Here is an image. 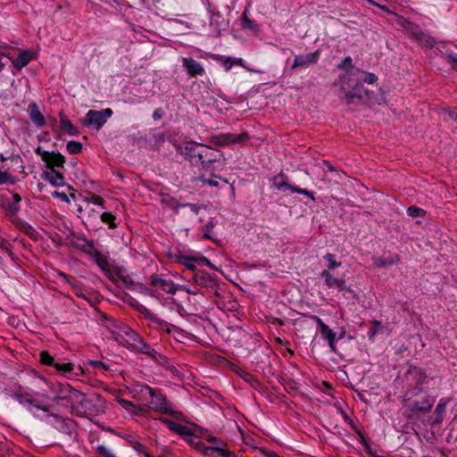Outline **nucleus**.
I'll return each instance as SVG.
<instances>
[{
    "label": "nucleus",
    "mask_w": 457,
    "mask_h": 457,
    "mask_svg": "<svg viewBox=\"0 0 457 457\" xmlns=\"http://www.w3.org/2000/svg\"><path fill=\"white\" fill-rule=\"evenodd\" d=\"M398 23L402 27H403L405 29L418 27L416 24H413L412 22H411L410 21L404 19L403 17H400L399 18Z\"/></svg>",
    "instance_id": "8fccbe9b"
},
{
    "label": "nucleus",
    "mask_w": 457,
    "mask_h": 457,
    "mask_svg": "<svg viewBox=\"0 0 457 457\" xmlns=\"http://www.w3.org/2000/svg\"><path fill=\"white\" fill-rule=\"evenodd\" d=\"M197 263L204 264L208 267L212 268V263L211 262V261L204 256H197Z\"/></svg>",
    "instance_id": "864d4df0"
},
{
    "label": "nucleus",
    "mask_w": 457,
    "mask_h": 457,
    "mask_svg": "<svg viewBox=\"0 0 457 457\" xmlns=\"http://www.w3.org/2000/svg\"><path fill=\"white\" fill-rule=\"evenodd\" d=\"M112 114V111L110 108L102 111L90 110L86 115L83 124L99 130Z\"/></svg>",
    "instance_id": "39448f33"
},
{
    "label": "nucleus",
    "mask_w": 457,
    "mask_h": 457,
    "mask_svg": "<svg viewBox=\"0 0 457 457\" xmlns=\"http://www.w3.org/2000/svg\"><path fill=\"white\" fill-rule=\"evenodd\" d=\"M320 58V52L315 51L313 53H309L307 54H299L296 55L294 59V62L291 66L292 70L296 68L307 67L310 64H314L318 62Z\"/></svg>",
    "instance_id": "4468645a"
},
{
    "label": "nucleus",
    "mask_w": 457,
    "mask_h": 457,
    "mask_svg": "<svg viewBox=\"0 0 457 457\" xmlns=\"http://www.w3.org/2000/svg\"><path fill=\"white\" fill-rule=\"evenodd\" d=\"M12 201L9 204V209L12 213H17L20 211L21 197L17 193L12 194Z\"/></svg>",
    "instance_id": "c9c22d12"
},
{
    "label": "nucleus",
    "mask_w": 457,
    "mask_h": 457,
    "mask_svg": "<svg viewBox=\"0 0 457 457\" xmlns=\"http://www.w3.org/2000/svg\"><path fill=\"white\" fill-rule=\"evenodd\" d=\"M73 394L81 397L79 401L81 410H77L78 415L85 417L99 416L105 411L104 402L100 395H96L95 399H88L77 391H74Z\"/></svg>",
    "instance_id": "20e7f679"
},
{
    "label": "nucleus",
    "mask_w": 457,
    "mask_h": 457,
    "mask_svg": "<svg viewBox=\"0 0 457 457\" xmlns=\"http://www.w3.org/2000/svg\"><path fill=\"white\" fill-rule=\"evenodd\" d=\"M43 178L54 187H62L65 183L63 175L54 169L45 171Z\"/></svg>",
    "instance_id": "6ab92c4d"
},
{
    "label": "nucleus",
    "mask_w": 457,
    "mask_h": 457,
    "mask_svg": "<svg viewBox=\"0 0 457 457\" xmlns=\"http://www.w3.org/2000/svg\"><path fill=\"white\" fill-rule=\"evenodd\" d=\"M184 419H186V417ZM158 420H160L161 422L165 424L167 426V428L171 432H173L175 434H178L179 436H189L191 443L192 444H195V440L197 439V438L194 437L192 430L188 427H187V426H185V425H183L181 423L185 420H178L173 419V418H172V420H170V419H168V418H165V417H161V418L158 419Z\"/></svg>",
    "instance_id": "0eeeda50"
},
{
    "label": "nucleus",
    "mask_w": 457,
    "mask_h": 457,
    "mask_svg": "<svg viewBox=\"0 0 457 457\" xmlns=\"http://www.w3.org/2000/svg\"><path fill=\"white\" fill-rule=\"evenodd\" d=\"M272 187L278 190H290L291 192L292 188H295V186L287 183V177L283 173H279L273 178Z\"/></svg>",
    "instance_id": "a878e982"
},
{
    "label": "nucleus",
    "mask_w": 457,
    "mask_h": 457,
    "mask_svg": "<svg viewBox=\"0 0 457 457\" xmlns=\"http://www.w3.org/2000/svg\"><path fill=\"white\" fill-rule=\"evenodd\" d=\"M359 74L363 75L362 81L367 84H374L378 80L377 75L371 72H364L357 70L355 72L347 73L343 75L341 79V89L344 91H346L347 88L351 87L349 83L352 81V77L356 76L357 79H359ZM360 83H356L355 86L353 87L352 91L345 92V99L347 104L353 103V100L354 97L361 98L360 95Z\"/></svg>",
    "instance_id": "7ed1b4c3"
},
{
    "label": "nucleus",
    "mask_w": 457,
    "mask_h": 457,
    "mask_svg": "<svg viewBox=\"0 0 457 457\" xmlns=\"http://www.w3.org/2000/svg\"><path fill=\"white\" fill-rule=\"evenodd\" d=\"M225 445L226 444L224 442H220L219 445L214 446L198 445L197 443H195V447L205 457H238L234 453L224 449Z\"/></svg>",
    "instance_id": "6e6552de"
},
{
    "label": "nucleus",
    "mask_w": 457,
    "mask_h": 457,
    "mask_svg": "<svg viewBox=\"0 0 457 457\" xmlns=\"http://www.w3.org/2000/svg\"><path fill=\"white\" fill-rule=\"evenodd\" d=\"M40 361L44 365L47 366H55L56 362L54 361V358L50 355L47 351H42L40 353Z\"/></svg>",
    "instance_id": "72a5a7b5"
},
{
    "label": "nucleus",
    "mask_w": 457,
    "mask_h": 457,
    "mask_svg": "<svg viewBox=\"0 0 457 457\" xmlns=\"http://www.w3.org/2000/svg\"><path fill=\"white\" fill-rule=\"evenodd\" d=\"M89 364L92 367H94V368H99V369H103V370H107L106 365L104 362L100 361H90Z\"/></svg>",
    "instance_id": "6e6d98bb"
},
{
    "label": "nucleus",
    "mask_w": 457,
    "mask_h": 457,
    "mask_svg": "<svg viewBox=\"0 0 457 457\" xmlns=\"http://www.w3.org/2000/svg\"><path fill=\"white\" fill-rule=\"evenodd\" d=\"M162 329L166 330L167 333L170 334L174 339L178 342L183 343L184 340L189 338V334L180 329L179 328L165 323L162 325Z\"/></svg>",
    "instance_id": "5701e85b"
},
{
    "label": "nucleus",
    "mask_w": 457,
    "mask_h": 457,
    "mask_svg": "<svg viewBox=\"0 0 457 457\" xmlns=\"http://www.w3.org/2000/svg\"><path fill=\"white\" fill-rule=\"evenodd\" d=\"M424 212L422 209L416 206H411L407 209L408 215L413 218L421 217L424 215Z\"/></svg>",
    "instance_id": "a18cd8bd"
},
{
    "label": "nucleus",
    "mask_w": 457,
    "mask_h": 457,
    "mask_svg": "<svg viewBox=\"0 0 457 457\" xmlns=\"http://www.w3.org/2000/svg\"><path fill=\"white\" fill-rule=\"evenodd\" d=\"M266 457H280L273 451H263Z\"/></svg>",
    "instance_id": "052dcab7"
},
{
    "label": "nucleus",
    "mask_w": 457,
    "mask_h": 457,
    "mask_svg": "<svg viewBox=\"0 0 457 457\" xmlns=\"http://www.w3.org/2000/svg\"><path fill=\"white\" fill-rule=\"evenodd\" d=\"M242 62L243 59L241 58L237 59L228 57L224 62V67L226 68V70H229L233 65H242Z\"/></svg>",
    "instance_id": "49530a36"
},
{
    "label": "nucleus",
    "mask_w": 457,
    "mask_h": 457,
    "mask_svg": "<svg viewBox=\"0 0 457 457\" xmlns=\"http://www.w3.org/2000/svg\"><path fill=\"white\" fill-rule=\"evenodd\" d=\"M447 62L452 65V68L457 69V54L449 52L445 54Z\"/></svg>",
    "instance_id": "de8ad7c7"
},
{
    "label": "nucleus",
    "mask_w": 457,
    "mask_h": 457,
    "mask_svg": "<svg viewBox=\"0 0 457 457\" xmlns=\"http://www.w3.org/2000/svg\"><path fill=\"white\" fill-rule=\"evenodd\" d=\"M12 397L16 400L20 404L25 406L28 410H31L34 407L38 410H42L45 412H48L50 407L40 405L37 401L28 392H17L12 395Z\"/></svg>",
    "instance_id": "1a4fd4ad"
},
{
    "label": "nucleus",
    "mask_w": 457,
    "mask_h": 457,
    "mask_svg": "<svg viewBox=\"0 0 457 457\" xmlns=\"http://www.w3.org/2000/svg\"><path fill=\"white\" fill-rule=\"evenodd\" d=\"M7 183L14 184L15 179L9 172L2 171L0 170V185H4V184H7Z\"/></svg>",
    "instance_id": "37998d69"
},
{
    "label": "nucleus",
    "mask_w": 457,
    "mask_h": 457,
    "mask_svg": "<svg viewBox=\"0 0 457 457\" xmlns=\"http://www.w3.org/2000/svg\"><path fill=\"white\" fill-rule=\"evenodd\" d=\"M214 227V223L212 221H209L204 227V237L212 238L211 232Z\"/></svg>",
    "instance_id": "3c124183"
},
{
    "label": "nucleus",
    "mask_w": 457,
    "mask_h": 457,
    "mask_svg": "<svg viewBox=\"0 0 457 457\" xmlns=\"http://www.w3.org/2000/svg\"><path fill=\"white\" fill-rule=\"evenodd\" d=\"M324 259L328 262V270H329L331 271V270H334L336 268H338L341 266V262H337L335 258V255L332 254V253H327L325 256H324Z\"/></svg>",
    "instance_id": "4c0bfd02"
},
{
    "label": "nucleus",
    "mask_w": 457,
    "mask_h": 457,
    "mask_svg": "<svg viewBox=\"0 0 457 457\" xmlns=\"http://www.w3.org/2000/svg\"><path fill=\"white\" fill-rule=\"evenodd\" d=\"M200 162L202 164L212 163L218 160V152L205 145L202 144Z\"/></svg>",
    "instance_id": "4be33fe9"
},
{
    "label": "nucleus",
    "mask_w": 457,
    "mask_h": 457,
    "mask_svg": "<svg viewBox=\"0 0 457 457\" xmlns=\"http://www.w3.org/2000/svg\"><path fill=\"white\" fill-rule=\"evenodd\" d=\"M59 276L62 277L65 282L71 284L74 288L77 287V283L75 281H71L66 274L60 273Z\"/></svg>",
    "instance_id": "13d9d810"
},
{
    "label": "nucleus",
    "mask_w": 457,
    "mask_h": 457,
    "mask_svg": "<svg viewBox=\"0 0 457 457\" xmlns=\"http://www.w3.org/2000/svg\"><path fill=\"white\" fill-rule=\"evenodd\" d=\"M186 206L189 207L192 212L198 213L199 207L194 204H187Z\"/></svg>",
    "instance_id": "bf43d9fd"
},
{
    "label": "nucleus",
    "mask_w": 457,
    "mask_h": 457,
    "mask_svg": "<svg viewBox=\"0 0 457 457\" xmlns=\"http://www.w3.org/2000/svg\"><path fill=\"white\" fill-rule=\"evenodd\" d=\"M182 64L187 74L191 77L202 76L204 74V68L193 58H182Z\"/></svg>",
    "instance_id": "dca6fc26"
},
{
    "label": "nucleus",
    "mask_w": 457,
    "mask_h": 457,
    "mask_svg": "<svg viewBox=\"0 0 457 457\" xmlns=\"http://www.w3.org/2000/svg\"><path fill=\"white\" fill-rule=\"evenodd\" d=\"M341 292L343 293V296L345 299L352 301L353 303H355L358 300L357 293L353 289L350 288L347 286H346V289H344Z\"/></svg>",
    "instance_id": "ea45409f"
},
{
    "label": "nucleus",
    "mask_w": 457,
    "mask_h": 457,
    "mask_svg": "<svg viewBox=\"0 0 457 457\" xmlns=\"http://www.w3.org/2000/svg\"><path fill=\"white\" fill-rule=\"evenodd\" d=\"M133 350L138 351L144 354H147L153 358H156V355H158V353L152 348L149 345L145 344L142 338H140V342H138Z\"/></svg>",
    "instance_id": "c756f323"
},
{
    "label": "nucleus",
    "mask_w": 457,
    "mask_h": 457,
    "mask_svg": "<svg viewBox=\"0 0 457 457\" xmlns=\"http://www.w3.org/2000/svg\"><path fill=\"white\" fill-rule=\"evenodd\" d=\"M449 115L455 120H457V112L456 111H451L449 112Z\"/></svg>",
    "instance_id": "0e129e2a"
},
{
    "label": "nucleus",
    "mask_w": 457,
    "mask_h": 457,
    "mask_svg": "<svg viewBox=\"0 0 457 457\" xmlns=\"http://www.w3.org/2000/svg\"><path fill=\"white\" fill-rule=\"evenodd\" d=\"M177 262L185 266L189 270H195V263H197V256L179 254L176 256Z\"/></svg>",
    "instance_id": "cd10ccee"
},
{
    "label": "nucleus",
    "mask_w": 457,
    "mask_h": 457,
    "mask_svg": "<svg viewBox=\"0 0 457 457\" xmlns=\"http://www.w3.org/2000/svg\"><path fill=\"white\" fill-rule=\"evenodd\" d=\"M321 278L324 280L325 285L329 289H336L338 292L346 289V281L344 278L334 277L329 270H324L320 273Z\"/></svg>",
    "instance_id": "f8f14e48"
},
{
    "label": "nucleus",
    "mask_w": 457,
    "mask_h": 457,
    "mask_svg": "<svg viewBox=\"0 0 457 457\" xmlns=\"http://www.w3.org/2000/svg\"><path fill=\"white\" fill-rule=\"evenodd\" d=\"M48 422L51 423L58 430L63 433H71L72 429L73 422L70 419H64L57 414L48 413Z\"/></svg>",
    "instance_id": "2eb2a0df"
},
{
    "label": "nucleus",
    "mask_w": 457,
    "mask_h": 457,
    "mask_svg": "<svg viewBox=\"0 0 457 457\" xmlns=\"http://www.w3.org/2000/svg\"><path fill=\"white\" fill-rule=\"evenodd\" d=\"M117 337L121 344L130 349H133L141 338L136 331L128 327L120 328Z\"/></svg>",
    "instance_id": "9b49d317"
},
{
    "label": "nucleus",
    "mask_w": 457,
    "mask_h": 457,
    "mask_svg": "<svg viewBox=\"0 0 457 457\" xmlns=\"http://www.w3.org/2000/svg\"><path fill=\"white\" fill-rule=\"evenodd\" d=\"M66 148L70 154H77L82 151V145L77 141H69L67 143Z\"/></svg>",
    "instance_id": "e433bc0d"
},
{
    "label": "nucleus",
    "mask_w": 457,
    "mask_h": 457,
    "mask_svg": "<svg viewBox=\"0 0 457 457\" xmlns=\"http://www.w3.org/2000/svg\"><path fill=\"white\" fill-rule=\"evenodd\" d=\"M376 333H377L376 329L370 330V332H369L370 337H373L376 335Z\"/></svg>",
    "instance_id": "774afa93"
},
{
    "label": "nucleus",
    "mask_w": 457,
    "mask_h": 457,
    "mask_svg": "<svg viewBox=\"0 0 457 457\" xmlns=\"http://www.w3.org/2000/svg\"><path fill=\"white\" fill-rule=\"evenodd\" d=\"M202 144L195 142H186L176 146L177 152L184 155L192 163L200 162Z\"/></svg>",
    "instance_id": "423d86ee"
},
{
    "label": "nucleus",
    "mask_w": 457,
    "mask_h": 457,
    "mask_svg": "<svg viewBox=\"0 0 457 457\" xmlns=\"http://www.w3.org/2000/svg\"><path fill=\"white\" fill-rule=\"evenodd\" d=\"M408 376L415 382L417 387L428 383V376L421 368L417 366H411L408 370Z\"/></svg>",
    "instance_id": "a211bd4d"
},
{
    "label": "nucleus",
    "mask_w": 457,
    "mask_h": 457,
    "mask_svg": "<svg viewBox=\"0 0 457 457\" xmlns=\"http://www.w3.org/2000/svg\"><path fill=\"white\" fill-rule=\"evenodd\" d=\"M32 59V54L29 51H23L19 54L18 57L12 61V64L18 70L25 67Z\"/></svg>",
    "instance_id": "c85d7f7f"
},
{
    "label": "nucleus",
    "mask_w": 457,
    "mask_h": 457,
    "mask_svg": "<svg viewBox=\"0 0 457 457\" xmlns=\"http://www.w3.org/2000/svg\"><path fill=\"white\" fill-rule=\"evenodd\" d=\"M399 261L398 256L389 258V259H378L376 261V264L378 267H388L395 263H396Z\"/></svg>",
    "instance_id": "79ce46f5"
},
{
    "label": "nucleus",
    "mask_w": 457,
    "mask_h": 457,
    "mask_svg": "<svg viewBox=\"0 0 457 457\" xmlns=\"http://www.w3.org/2000/svg\"><path fill=\"white\" fill-rule=\"evenodd\" d=\"M325 164L328 166L329 170L336 171L335 168L330 163H328V162H325Z\"/></svg>",
    "instance_id": "338daca9"
},
{
    "label": "nucleus",
    "mask_w": 457,
    "mask_h": 457,
    "mask_svg": "<svg viewBox=\"0 0 457 457\" xmlns=\"http://www.w3.org/2000/svg\"><path fill=\"white\" fill-rule=\"evenodd\" d=\"M153 117H154V120L161 119V114H159L158 110H156V111L154 112Z\"/></svg>",
    "instance_id": "69168bd1"
},
{
    "label": "nucleus",
    "mask_w": 457,
    "mask_h": 457,
    "mask_svg": "<svg viewBox=\"0 0 457 457\" xmlns=\"http://www.w3.org/2000/svg\"><path fill=\"white\" fill-rule=\"evenodd\" d=\"M95 260L96 262V263L98 264V266L103 270H107V267L109 265L108 263V260L107 258L102 254L100 252L96 251V253H95Z\"/></svg>",
    "instance_id": "f704fd0d"
},
{
    "label": "nucleus",
    "mask_w": 457,
    "mask_h": 457,
    "mask_svg": "<svg viewBox=\"0 0 457 457\" xmlns=\"http://www.w3.org/2000/svg\"><path fill=\"white\" fill-rule=\"evenodd\" d=\"M195 280L197 284L203 285L205 278L204 277H197L195 276Z\"/></svg>",
    "instance_id": "680f3d73"
},
{
    "label": "nucleus",
    "mask_w": 457,
    "mask_h": 457,
    "mask_svg": "<svg viewBox=\"0 0 457 457\" xmlns=\"http://www.w3.org/2000/svg\"><path fill=\"white\" fill-rule=\"evenodd\" d=\"M120 405L133 416L141 415L145 411L144 407L134 404L132 402L125 399L119 400Z\"/></svg>",
    "instance_id": "bb28decb"
},
{
    "label": "nucleus",
    "mask_w": 457,
    "mask_h": 457,
    "mask_svg": "<svg viewBox=\"0 0 457 457\" xmlns=\"http://www.w3.org/2000/svg\"><path fill=\"white\" fill-rule=\"evenodd\" d=\"M248 138L247 133L240 134H220L212 137V142L217 145H226L243 142Z\"/></svg>",
    "instance_id": "ddd939ff"
},
{
    "label": "nucleus",
    "mask_w": 457,
    "mask_h": 457,
    "mask_svg": "<svg viewBox=\"0 0 457 457\" xmlns=\"http://www.w3.org/2000/svg\"><path fill=\"white\" fill-rule=\"evenodd\" d=\"M45 162L49 170L54 169L55 167L62 168L65 162V157L60 153L50 152Z\"/></svg>",
    "instance_id": "b1692460"
},
{
    "label": "nucleus",
    "mask_w": 457,
    "mask_h": 457,
    "mask_svg": "<svg viewBox=\"0 0 457 457\" xmlns=\"http://www.w3.org/2000/svg\"><path fill=\"white\" fill-rule=\"evenodd\" d=\"M449 403V399L447 398H441L435 409V419L432 421L433 424H440L444 418L446 411V405Z\"/></svg>",
    "instance_id": "393cba45"
},
{
    "label": "nucleus",
    "mask_w": 457,
    "mask_h": 457,
    "mask_svg": "<svg viewBox=\"0 0 457 457\" xmlns=\"http://www.w3.org/2000/svg\"><path fill=\"white\" fill-rule=\"evenodd\" d=\"M242 27L243 29H246L253 32H257L259 30L258 25L247 16V11H245L243 13Z\"/></svg>",
    "instance_id": "7c9ffc66"
},
{
    "label": "nucleus",
    "mask_w": 457,
    "mask_h": 457,
    "mask_svg": "<svg viewBox=\"0 0 457 457\" xmlns=\"http://www.w3.org/2000/svg\"><path fill=\"white\" fill-rule=\"evenodd\" d=\"M311 318L318 324L322 338L328 341L331 351L336 353V333L320 317L312 315Z\"/></svg>",
    "instance_id": "9d476101"
},
{
    "label": "nucleus",
    "mask_w": 457,
    "mask_h": 457,
    "mask_svg": "<svg viewBox=\"0 0 457 457\" xmlns=\"http://www.w3.org/2000/svg\"><path fill=\"white\" fill-rule=\"evenodd\" d=\"M367 2H369L370 4H371L374 6L378 7L379 9H381L384 12H389V13L391 12V11L386 5L379 4L376 3V2H374L373 0H367Z\"/></svg>",
    "instance_id": "4d7b16f0"
},
{
    "label": "nucleus",
    "mask_w": 457,
    "mask_h": 457,
    "mask_svg": "<svg viewBox=\"0 0 457 457\" xmlns=\"http://www.w3.org/2000/svg\"><path fill=\"white\" fill-rule=\"evenodd\" d=\"M413 38L423 47L432 48L436 44L435 39L421 31L419 27H415Z\"/></svg>",
    "instance_id": "aec40b11"
},
{
    "label": "nucleus",
    "mask_w": 457,
    "mask_h": 457,
    "mask_svg": "<svg viewBox=\"0 0 457 457\" xmlns=\"http://www.w3.org/2000/svg\"><path fill=\"white\" fill-rule=\"evenodd\" d=\"M100 218L104 223L109 225L110 228H115L117 227L115 223L116 217L112 212H104L101 214Z\"/></svg>",
    "instance_id": "473e14b6"
},
{
    "label": "nucleus",
    "mask_w": 457,
    "mask_h": 457,
    "mask_svg": "<svg viewBox=\"0 0 457 457\" xmlns=\"http://www.w3.org/2000/svg\"><path fill=\"white\" fill-rule=\"evenodd\" d=\"M49 153L50 152L45 151L41 147L36 149V154L39 155L44 162L46 160L47 156H49Z\"/></svg>",
    "instance_id": "5fc2aeb1"
},
{
    "label": "nucleus",
    "mask_w": 457,
    "mask_h": 457,
    "mask_svg": "<svg viewBox=\"0 0 457 457\" xmlns=\"http://www.w3.org/2000/svg\"><path fill=\"white\" fill-rule=\"evenodd\" d=\"M208 441L211 442V443H213V444H218L217 445H219L220 442V441L218 440L217 437H214V436H210L208 438Z\"/></svg>",
    "instance_id": "e2e57ef3"
},
{
    "label": "nucleus",
    "mask_w": 457,
    "mask_h": 457,
    "mask_svg": "<svg viewBox=\"0 0 457 457\" xmlns=\"http://www.w3.org/2000/svg\"><path fill=\"white\" fill-rule=\"evenodd\" d=\"M96 452L101 456V457H117L111 449L106 447L104 445H99L96 447Z\"/></svg>",
    "instance_id": "58836bf2"
},
{
    "label": "nucleus",
    "mask_w": 457,
    "mask_h": 457,
    "mask_svg": "<svg viewBox=\"0 0 457 457\" xmlns=\"http://www.w3.org/2000/svg\"><path fill=\"white\" fill-rule=\"evenodd\" d=\"M292 193H297L301 195H307L310 197L312 201L315 200L314 195L312 192L308 191L307 189L300 188L298 187H295V188H292Z\"/></svg>",
    "instance_id": "09e8293b"
},
{
    "label": "nucleus",
    "mask_w": 457,
    "mask_h": 457,
    "mask_svg": "<svg viewBox=\"0 0 457 457\" xmlns=\"http://www.w3.org/2000/svg\"><path fill=\"white\" fill-rule=\"evenodd\" d=\"M54 368L61 373H71L74 370V365L71 362H67V363L56 362Z\"/></svg>",
    "instance_id": "a19ab883"
},
{
    "label": "nucleus",
    "mask_w": 457,
    "mask_h": 457,
    "mask_svg": "<svg viewBox=\"0 0 457 457\" xmlns=\"http://www.w3.org/2000/svg\"><path fill=\"white\" fill-rule=\"evenodd\" d=\"M60 127L63 131L67 132L70 135L73 136L78 134L77 128L73 126V124L65 118L61 119Z\"/></svg>",
    "instance_id": "2f4dec72"
},
{
    "label": "nucleus",
    "mask_w": 457,
    "mask_h": 457,
    "mask_svg": "<svg viewBox=\"0 0 457 457\" xmlns=\"http://www.w3.org/2000/svg\"><path fill=\"white\" fill-rule=\"evenodd\" d=\"M352 58L350 56L345 57L342 62L338 65V69H345V67H352Z\"/></svg>",
    "instance_id": "603ef678"
},
{
    "label": "nucleus",
    "mask_w": 457,
    "mask_h": 457,
    "mask_svg": "<svg viewBox=\"0 0 457 457\" xmlns=\"http://www.w3.org/2000/svg\"><path fill=\"white\" fill-rule=\"evenodd\" d=\"M85 201H86L87 203H89V204H96V205H99V206H101L102 208H105V207H104V199H103L101 196L97 195H92L91 196L87 197V198L85 199Z\"/></svg>",
    "instance_id": "c03bdc74"
},
{
    "label": "nucleus",
    "mask_w": 457,
    "mask_h": 457,
    "mask_svg": "<svg viewBox=\"0 0 457 457\" xmlns=\"http://www.w3.org/2000/svg\"><path fill=\"white\" fill-rule=\"evenodd\" d=\"M422 391V388L413 386L409 388L403 395V408L408 412V417L417 416L420 413L428 412L435 402L431 396H424L420 400L414 398Z\"/></svg>",
    "instance_id": "f03ea898"
},
{
    "label": "nucleus",
    "mask_w": 457,
    "mask_h": 457,
    "mask_svg": "<svg viewBox=\"0 0 457 457\" xmlns=\"http://www.w3.org/2000/svg\"><path fill=\"white\" fill-rule=\"evenodd\" d=\"M28 112L32 122L37 127H43L46 124L45 118L38 109L36 103H31L28 107Z\"/></svg>",
    "instance_id": "412c9836"
},
{
    "label": "nucleus",
    "mask_w": 457,
    "mask_h": 457,
    "mask_svg": "<svg viewBox=\"0 0 457 457\" xmlns=\"http://www.w3.org/2000/svg\"><path fill=\"white\" fill-rule=\"evenodd\" d=\"M134 393L147 402V408L154 412L168 415L178 420H183L185 415L178 410L162 393L161 389L153 388L147 385L138 384L135 386Z\"/></svg>",
    "instance_id": "f257e3e1"
},
{
    "label": "nucleus",
    "mask_w": 457,
    "mask_h": 457,
    "mask_svg": "<svg viewBox=\"0 0 457 457\" xmlns=\"http://www.w3.org/2000/svg\"><path fill=\"white\" fill-rule=\"evenodd\" d=\"M151 285L170 295H174L178 290V286H176L171 280H167L157 277H151Z\"/></svg>",
    "instance_id": "f3484780"
}]
</instances>
